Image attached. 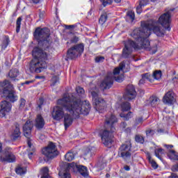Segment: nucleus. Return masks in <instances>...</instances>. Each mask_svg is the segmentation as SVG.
<instances>
[{
    "label": "nucleus",
    "mask_w": 178,
    "mask_h": 178,
    "mask_svg": "<svg viewBox=\"0 0 178 178\" xmlns=\"http://www.w3.org/2000/svg\"><path fill=\"white\" fill-rule=\"evenodd\" d=\"M153 77H154V79H155V80H159V79H161V77H162V71H161V70L155 71L153 73Z\"/></svg>",
    "instance_id": "41"
},
{
    "label": "nucleus",
    "mask_w": 178,
    "mask_h": 178,
    "mask_svg": "<svg viewBox=\"0 0 178 178\" xmlns=\"http://www.w3.org/2000/svg\"><path fill=\"white\" fill-rule=\"evenodd\" d=\"M123 77L118 76H107L102 81L100 84V88L105 91V90H109L113 86V81H115L117 83H123Z\"/></svg>",
    "instance_id": "10"
},
{
    "label": "nucleus",
    "mask_w": 178,
    "mask_h": 178,
    "mask_svg": "<svg viewBox=\"0 0 178 178\" xmlns=\"http://www.w3.org/2000/svg\"><path fill=\"white\" fill-rule=\"evenodd\" d=\"M34 81H35V80L26 81L24 83V84H26V85L31 84V83H34Z\"/></svg>",
    "instance_id": "57"
},
{
    "label": "nucleus",
    "mask_w": 178,
    "mask_h": 178,
    "mask_svg": "<svg viewBox=\"0 0 178 178\" xmlns=\"http://www.w3.org/2000/svg\"><path fill=\"white\" fill-rule=\"evenodd\" d=\"M145 81V79H143L142 75V79L139 81V84H144Z\"/></svg>",
    "instance_id": "60"
},
{
    "label": "nucleus",
    "mask_w": 178,
    "mask_h": 178,
    "mask_svg": "<svg viewBox=\"0 0 178 178\" xmlns=\"http://www.w3.org/2000/svg\"><path fill=\"white\" fill-rule=\"evenodd\" d=\"M124 67H126V63H124V61H122L119 64L118 67H115L113 70V74L114 76L119 74L120 73V70H124Z\"/></svg>",
    "instance_id": "24"
},
{
    "label": "nucleus",
    "mask_w": 178,
    "mask_h": 178,
    "mask_svg": "<svg viewBox=\"0 0 178 178\" xmlns=\"http://www.w3.org/2000/svg\"><path fill=\"white\" fill-rule=\"evenodd\" d=\"M146 136L147 137H152L155 134V130L148 129L147 130L145 131Z\"/></svg>",
    "instance_id": "45"
},
{
    "label": "nucleus",
    "mask_w": 178,
    "mask_h": 178,
    "mask_svg": "<svg viewBox=\"0 0 178 178\" xmlns=\"http://www.w3.org/2000/svg\"><path fill=\"white\" fill-rule=\"evenodd\" d=\"M1 94L3 95V97H5L7 101L12 104H15L19 99V96H17L16 91L13 89V85L8 79L0 82V95Z\"/></svg>",
    "instance_id": "4"
},
{
    "label": "nucleus",
    "mask_w": 178,
    "mask_h": 178,
    "mask_svg": "<svg viewBox=\"0 0 178 178\" xmlns=\"http://www.w3.org/2000/svg\"><path fill=\"white\" fill-rule=\"evenodd\" d=\"M131 35L136 40L137 42L143 48H148L149 47V40H148L147 32L143 30V28H136L131 33Z\"/></svg>",
    "instance_id": "6"
},
{
    "label": "nucleus",
    "mask_w": 178,
    "mask_h": 178,
    "mask_svg": "<svg viewBox=\"0 0 178 178\" xmlns=\"http://www.w3.org/2000/svg\"><path fill=\"white\" fill-rule=\"evenodd\" d=\"M105 60V57L100 56H97L95 58V63H102Z\"/></svg>",
    "instance_id": "46"
},
{
    "label": "nucleus",
    "mask_w": 178,
    "mask_h": 178,
    "mask_svg": "<svg viewBox=\"0 0 178 178\" xmlns=\"http://www.w3.org/2000/svg\"><path fill=\"white\" fill-rule=\"evenodd\" d=\"M158 22L154 19H150L148 21H142L140 23V26L143 31L147 32V37L151 35L152 31L157 37H162L165 35V33L161 29V26H157Z\"/></svg>",
    "instance_id": "5"
},
{
    "label": "nucleus",
    "mask_w": 178,
    "mask_h": 178,
    "mask_svg": "<svg viewBox=\"0 0 178 178\" xmlns=\"http://www.w3.org/2000/svg\"><path fill=\"white\" fill-rule=\"evenodd\" d=\"M124 170H126L127 172H129L130 170V166L129 165H124Z\"/></svg>",
    "instance_id": "59"
},
{
    "label": "nucleus",
    "mask_w": 178,
    "mask_h": 178,
    "mask_svg": "<svg viewBox=\"0 0 178 178\" xmlns=\"http://www.w3.org/2000/svg\"><path fill=\"white\" fill-rule=\"evenodd\" d=\"M10 42V40L9 39V36H6L5 40L2 42L1 49L3 50L6 49Z\"/></svg>",
    "instance_id": "36"
},
{
    "label": "nucleus",
    "mask_w": 178,
    "mask_h": 178,
    "mask_svg": "<svg viewBox=\"0 0 178 178\" xmlns=\"http://www.w3.org/2000/svg\"><path fill=\"white\" fill-rule=\"evenodd\" d=\"M92 104L97 111H102L104 108H106V102L99 97H98V92L95 91L91 92Z\"/></svg>",
    "instance_id": "11"
},
{
    "label": "nucleus",
    "mask_w": 178,
    "mask_h": 178,
    "mask_svg": "<svg viewBox=\"0 0 178 178\" xmlns=\"http://www.w3.org/2000/svg\"><path fill=\"white\" fill-rule=\"evenodd\" d=\"M57 105L53 108L51 116L54 120L59 122L63 119L65 111L63 109L72 114L74 119H79L80 115L87 116L91 111L90 102L76 98L73 95H64L63 97L57 100Z\"/></svg>",
    "instance_id": "2"
},
{
    "label": "nucleus",
    "mask_w": 178,
    "mask_h": 178,
    "mask_svg": "<svg viewBox=\"0 0 178 178\" xmlns=\"http://www.w3.org/2000/svg\"><path fill=\"white\" fill-rule=\"evenodd\" d=\"M133 48L134 49H140L138 44L134 40H129L127 44L124 45V47L122 49V56L124 59H129V58H131V54H133Z\"/></svg>",
    "instance_id": "12"
},
{
    "label": "nucleus",
    "mask_w": 178,
    "mask_h": 178,
    "mask_svg": "<svg viewBox=\"0 0 178 178\" xmlns=\"http://www.w3.org/2000/svg\"><path fill=\"white\" fill-rule=\"evenodd\" d=\"M115 123H118V118L115 115L111 114L106 116L105 126L106 129L100 132V137L103 144L106 147H111L113 143V133L116 130Z\"/></svg>",
    "instance_id": "3"
},
{
    "label": "nucleus",
    "mask_w": 178,
    "mask_h": 178,
    "mask_svg": "<svg viewBox=\"0 0 178 178\" xmlns=\"http://www.w3.org/2000/svg\"><path fill=\"white\" fill-rule=\"evenodd\" d=\"M106 20H108V15H106V13H104L101 15L99 22L100 24H104L106 22Z\"/></svg>",
    "instance_id": "40"
},
{
    "label": "nucleus",
    "mask_w": 178,
    "mask_h": 178,
    "mask_svg": "<svg viewBox=\"0 0 178 178\" xmlns=\"http://www.w3.org/2000/svg\"><path fill=\"white\" fill-rule=\"evenodd\" d=\"M26 99L23 97H21L19 100V110L23 111L24 109V107L26 106Z\"/></svg>",
    "instance_id": "35"
},
{
    "label": "nucleus",
    "mask_w": 178,
    "mask_h": 178,
    "mask_svg": "<svg viewBox=\"0 0 178 178\" xmlns=\"http://www.w3.org/2000/svg\"><path fill=\"white\" fill-rule=\"evenodd\" d=\"M42 172L43 173L42 176H47V175H49V169L48 167H44L42 169Z\"/></svg>",
    "instance_id": "50"
},
{
    "label": "nucleus",
    "mask_w": 178,
    "mask_h": 178,
    "mask_svg": "<svg viewBox=\"0 0 178 178\" xmlns=\"http://www.w3.org/2000/svg\"><path fill=\"white\" fill-rule=\"evenodd\" d=\"M64 118V126L65 129H68V127H70L72 124H73V120H74V115L72 117V115L66 113L63 115ZM78 119V118H76Z\"/></svg>",
    "instance_id": "22"
},
{
    "label": "nucleus",
    "mask_w": 178,
    "mask_h": 178,
    "mask_svg": "<svg viewBox=\"0 0 178 178\" xmlns=\"http://www.w3.org/2000/svg\"><path fill=\"white\" fill-rule=\"evenodd\" d=\"M172 16L170 15V12H167L161 15L159 20L156 21L157 23H159L167 31H170L171 27H170V18Z\"/></svg>",
    "instance_id": "13"
},
{
    "label": "nucleus",
    "mask_w": 178,
    "mask_h": 178,
    "mask_svg": "<svg viewBox=\"0 0 178 178\" xmlns=\"http://www.w3.org/2000/svg\"><path fill=\"white\" fill-rule=\"evenodd\" d=\"M42 154L44 156L43 158L44 162H48L51 159L56 158L60 152L58 151L56 144L54 142H49L47 147L42 149Z\"/></svg>",
    "instance_id": "7"
},
{
    "label": "nucleus",
    "mask_w": 178,
    "mask_h": 178,
    "mask_svg": "<svg viewBox=\"0 0 178 178\" xmlns=\"http://www.w3.org/2000/svg\"><path fill=\"white\" fill-rule=\"evenodd\" d=\"M15 173L20 175H26V170H24V168H23V167H18L15 169Z\"/></svg>",
    "instance_id": "44"
},
{
    "label": "nucleus",
    "mask_w": 178,
    "mask_h": 178,
    "mask_svg": "<svg viewBox=\"0 0 178 178\" xmlns=\"http://www.w3.org/2000/svg\"><path fill=\"white\" fill-rule=\"evenodd\" d=\"M65 159L67 162H72V161L74 159V153L72 152V151L67 152L65 155Z\"/></svg>",
    "instance_id": "31"
},
{
    "label": "nucleus",
    "mask_w": 178,
    "mask_h": 178,
    "mask_svg": "<svg viewBox=\"0 0 178 178\" xmlns=\"http://www.w3.org/2000/svg\"><path fill=\"white\" fill-rule=\"evenodd\" d=\"M135 122L136 125L143 124V122H144V118L143 117H139L135 120Z\"/></svg>",
    "instance_id": "51"
},
{
    "label": "nucleus",
    "mask_w": 178,
    "mask_h": 178,
    "mask_svg": "<svg viewBox=\"0 0 178 178\" xmlns=\"http://www.w3.org/2000/svg\"><path fill=\"white\" fill-rule=\"evenodd\" d=\"M76 92L79 96L84 95L86 92V91L84 90V88H81V86H77L76 88Z\"/></svg>",
    "instance_id": "43"
},
{
    "label": "nucleus",
    "mask_w": 178,
    "mask_h": 178,
    "mask_svg": "<svg viewBox=\"0 0 178 178\" xmlns=\"http://www.w3.org/2000/svg\"><path fill=\"white\" fill-rule=\"evenodd\" d=\"M35 79L41 80V79H45V76L37 75V76H35Z\"/></svg>",
    "instance_id": "58"
},
{
    "label": "nucleus",
    "mask_w": 178,
    "mask_h": 178,
    "mask_svg": "<svg viewBox=\"0 0 178 178\" xmlns=\"http://www.w3.org/2000/svg\"><path fill=\"white\" fill-rule=\"evenodd\" d=\"M124 99H128V101H131L137 97V92L136 91V88L133 85H128L125 89V92L123 95Z\"/></svg>",
    "instance_id": "14"
},
{
    "label": "nucleus",
    "mask_w": 178,
    "mask_h": 178,
    "mask_svg": "<svg viewBox=\"0 0 178 178\" xmlns=\"http://www.w3.org/2000/svg\"><path fill=\"white\" fill-rule=\"evenodd\" d=\"M35 127L37 130H42L45 127V120L41 114H38L35 119Z\"/></svg>",
    "instance_id": "21"
},
{
    "label": "nucleus",
    "mask_w": 178,
    "mask_h": 178,
    "mask_svg": "<svg viewBox=\"0 0 178 178\" xmlns=\"http://www.w3.org/2000/svg\"><path fill=\"white\" fill-rule=\"evenodd\" d=\"M147 158L148 159L149 163H151L152 168H153V169H156L158 168V163H156V161L152 159L151 154L149 152L147 153Z\"/></svg>",
    "instance_id": "28"
},
{
    "label": "nucleus",
    "mask_w": 178,
    "mask_h": 178,
    "mask_svg": "<svg viewBox=\"0 0 178 178\" xmlns=\"http://www.w3.org/2000/svg\"><path fill=\"white\" fill-rule=\"evenodd\" d=\"M125 133H131V128L127 127L125 129Z\"/></svg>",
    "instance_id": "61"
},
{
    "label": "nucleus",
    "mask_w": 178,
    "mask_h": 178,
    "mask_svg": "<svg viewBox=\"0 0 178 178\" xmlns=\"http://www.w3.org/2000/svg\"><path fill=\"white\" fill-rule=\"evenodd\" d=\"M10 111H12L10 102L6 100L2 101L0 104V118H5Z\"/></svg>",
    "instance_id": "15"
},
{
    "label": "nucleus",
    "mask_w": 178,
    "mask_h": 178,
    "mask_svg": "<svg viewBox=\"0 0 178 178\" xmlns=\"http://www.w3.org/2000/svg\"><path fill=\"white\" fill-rule=\"evenodd\" d=\"M79 40L80 39L79 38V37L74 35L68 42H67V44H77L79 42Z\"/></svg>",
    "instance_id": "42"
},
{
    "label": "nucleus",
    "mask_w": 178,
    "mask_h": 178,
    "mask_svg": "<svg viewBox=\"0 0 178 178\" xmlns=\"http://www.w3.org/2000/svg\"><path fill=\"white\" fill-rule=\"evenodd\" d=\"M104 6H108V5H112L113 0H100Z\"/></svg>",
    "instance_id": "47"
},
{
    "label": "nucleus",
    "mask_w": 178,
    "mask_h": 178,
    "mask_svg": "<svg viewBox=\"0 0 178 178\" xmlns=\"http://www.w3.org/2000/svg\"><path fill=\"white\" fill-rule=\"evenodd\" d=\"M10 79H16L19 76V70L17 68H13L8 72Z\"/></svg>",
    "instance_id": "26"
},
{
    "label": "nucleus",
    "mask_w": 178,
    "mask_h": 178,
    "mask_svg": "<svg viewBox=\"0 0 178 178\" xmlns=\"http://www.w3.org/2000/svg\"><path fill=\"white\" fill-rule=\"evenodd\" d=\"M10 149V148L9 147L5 148L3 152L5 156H3L2 155L0 156V161L1 162H9L10 163L15 162L16 158L15 157V155H13V153L9 151Z\"/></svg>",
    "instance_id": "16"
},
{
    "label": "nucleus",
    "mask_w": 178,
    "mask_h": 178,
    "mask_svg": "<svg viewBox=\"0 0 178 178\" xmlns=\"http://www.w3.org/2000/svg\"><path fill=\"white\" fill-rule=\"evenodd\" d=\"M167 156L171 161H178V155L176 154V151L175 150H170L169 152L167 154Z\"/></svg>",
    "instance_id": "27"
},
{
    "label": "nucleus",
    "mask_w": 178,
    "mask_h": 178,
    "mask_svg": "<svg viewBox=\"0 0 178 178\" xmlns=\"http://www.w3.org/2000/svg\"><path fill=\"white\" fill-rule=\"evenodd\" d=\"M165 131L163 129H157V132L159 133H163Z\"/></svg>",
    "instance_id": "64"
},
{
    "label": "nucleus",
    "mask_w": 178,
    "mask_h": 178,
    "mask_svg": "<svg viewBox=\"0 0 178 178\" xmlns=\"http://www.w3.org/2000/svg\"><path fill=\"white\" fill-rule=\"evenodd\" d=\"M41 178H51V176H49V175H42Z\"/></svg>",
    "instance_id": "63"
},
{
    "label": "nucleus",
    "mask_w": 178,
    "mask_h": 178,
    "mask_svg": "<svg viewBox=\"0 0 178 178\" xmlns=\"http://www.w3.org/2000/svg\"><path fill=\"white\" fill-rule=\"evenodd\" d=\"M120 118H123L124 120H130L133 118V112L129 111L127 114L124 113H121L120 114Z\"/></svg>",
    "instance_id": "32"
},
{
    "label": "nucleus",
    "mask_w": 178,
    "mask_h": 178,
    "mask_svg": "<svg viewBox=\"0 0 178 178\" xmlns=\"http://www.w3.org/2000/svg\"><path fill=\"white\" fill-rule=\"evenodd\" d=\"M169 178H178L177 174L172 172Z\"/></svg>",
    "instance_id": "56"
},
{
    "label": "nucleus",
    "mask_w": 178,
    "mask_h": 178,
    "mask_svg": "<svg viewBox=\"0 0 178 178\" xmlns=\"http://www.w3.org/2000/svg\"><path fill=\"white\" fill-rule=\"evenodd\" d=\"M74 165L70 163L68 165H66L60 169L58 172V176L60 178H72L70 175V168H73Z\"/></svg>",
    "instance_id": "18"
},
{
    "label": "nucleus",
    "mask_w": 178,
    "mask_h": 178,
    "mask_svg": "<svg viewBox=\"0 0 178 178\" xmlns=\"http://www.w3.org/2000/svg\"><path fill=\"white\" fill-rule=\"evenodd\" d=\"M175 101V94L172 91H168L163 97V102L167 105H173Z\"/></svg>",
    "instance_id": "20"
},
{
    "label": "nucleus",
    "mask_w": 178,
    "mask_h": 178,
    "mask_svg": "<svg viewBox=\"0 0 178 178\" xmlns=\"http://www.w3.org/2000/svg\"><path fill=\"white\" fill-rule=\"evenodd\" d=\"M76 166L79 173H80L81 176H83V177H88L87 167L84 165H76Z\"/></svg>",
    "instance_id": "23"
},
{
    "label": "nucleus",
    "mask_w": 178,
    "mask_h": 178,
    "mask_svg": "<svg viewBox=\"0 0 178 178\" xmlns=\"http://www.w3.org/2000/svg\"><path fill=\"white\" fill-rule=\"evenodd\" d=\"M27 144H28V147H29L30 148H31V147H33V145L31 144V141L28 140Z\"/></svg>",
    "instance_id": "62"
},
{
    "label": "nucleus",
    "mask_w": 178,
    "mask_h": 178,
    "mask_svg": "<svg viewBox=\"0 0 178 178\" xmlns=\"http://www.w3.org/2000/svg\"><path fill=\"white\" fill-rule=\"evenodd\" d=\"M143 79H145V80H148V81L152 83L154 81V74L152 75L149 73L143 74Z\"/></svg>",
    "instance_id": "37"
},
{
    "label": "nucleus",
    "mask_w": 178,
    "mask_h": 178,
    "mask_svg": "<svg viewBox=\"0 0 178 178\" xmlns=\"http://www.w3.org/2000/svg\"><path fill=\"white\" fill-rule=\"evenodd\" d=\"M159 100V99L156 97H153L152 98V100L150 102V104L152 106H156V103L158 102V101Z\"/></svg>",
    "instance_id": "48"
},
{
    "label": "nucleus",
    "mask_w": 178,
    "mask_h": 178,
    "mask_svg": "<svg viewBox=\"0 0 178 178\" xmlns=\"http://www.w3.org/2000/svg\"><path fill=\"white\" fill-rule=\"evenodd\" d=\"M33 127H34L33 121L28 120L22 128L24 137H26V138H30L31 137V131L33 130Z\"/></svg>",
    "instance_id": "17"
},
{
    "label": "nucleus",
    "mask_w": 178,
    "mask_h": 178,
    "mask_svg": "<svg viewBox=\"0 0 178 178\" xmlns=\"http://www.w3.org/2000/svg\"><path fill=\"white\" fill-rule=\"evenodd\" d=\"M42 105H44V98L40 97L38 103V106L39 109H42Z\"/></svg>",
    "instance_id": "49"
},
{
    "label": "nucleus",
    "mask_w": 178,
    "mask_h": 178,
    "mask_svg": "<svg viewBox=\"0 0 178 178\" xmlns=\"http://www.w3.org/2000/svg\"><path fill=\"white\" fill-rule=\"evenodd\" d=\"M83 52H84V43L75 44L67 51V60H73V59H76V58L83 55Z\"/></svg>",
    "instance_id": "8"
},
{
    "label": "nucleus",
    "mask_w": 178,
    "mask_h": 178,
    "mask_svg": "<svg viewBox=\"0 0 178 178\" xmlns=\"http://www.w3.org/2000/svg\"><path fill=\"white\" fill-rule=\"evenodd\" d=\"M74 27H76V25H67L65 26V29L67 30H72V29H74Z\"/></svg>",
    "instance_id": "54"
},
{
    "label": "nucleus",
    "mask_w": 178,
    "mask_h": 178,
    "mask_svg": "<svg viewBox=\"0 0 178 178\" xmlns=\"http://www.w3.org/2000/svg\"><path fill=\"white\" fill-rule=\"evenodd\" d=\"M51 87H55V86L59 84V76L54 75L51 79Z\"/></svg>",
    "instance_id": "33"
},
{
    "label": "nucleus",
    "mask_w": 178,
    "mask_h": 178,
    "mask_svg": "<svg viewBox=\"0 0 178 178\" xmlns=\"http://www.w3.org/2000/svg\"><path fill=\"white\" fill-rule=\"evenodd\" d=\"M148 5V0H140L139 5L136 7L137 13H141V8Z\"/></svg>",
    "instance_id": "29"
},
{
    "label": "nucleus",
    "mask_w": 178,
    "mask_h": 178,
    "mask_svg": "<svg viewBox=\"0 0 178 178\" xmlns=\"http://www.w3.org/2000/svg\"><path fill=\"white\" fill-rule=\"evenodd\" d=\"M22 26V17L17 19L16 22V33H20V27Z\"/></svg>",
    "instance_id": "39"
},
{
    "label": "nucleus",
    "mask_w": 178,
    "mask_h": 178,
    "mask_svg": "<svg viewBox=\"0 0 178 178\" xmlns=\"http://www.w3.org/2000/svg\"><path fill=\"white\" fill-rule=\"evenodd\" d=\"M120 126L121 129H126V127H127V123L126 122H122Z\"/></svg>",
    "instance_id": "53"
},
{
    "label": "nucleus",
    "mask_w": 178,
    "mask_h": 178,
    "mask_svg": "<svg viewBox=\"0 0 178 178\" xmlns=\"http://www.w3.org/2000/svg\"><path fill=\"white\" fill-rule=\"evenodd\" d=\"M172 172H178V163L172 165L171 167Z\"/></svg>",
    "instance_id": "52"
},
{
    "label": "nucleus",
    "mask_w": 178,
    "mask_h": 178,
    "mask_svg": "<svg viewBox=\"0 0 178 178\" xmlns=\"http://www.w3.org/2000/svg\"><path fill=\"white\" fill-rule=\"evenodd\" d=\"M10 138L13 141H17V140L22 138V132L20 131V124L16 122L15 124V129L11 134Z\"/></svg>",
    "instance_id": "19"
},
{
    "label": "nucleus",
    "mask_w": 178,
    "mask_h": 178,
    "mask_svg": "<svg viewBox=\"0 0 178 178\" xmlns=\"http://www.w3.org/2000/svg\"><path fill=\"white\" fill-rule=\"evenodd\" d=\"M121 108L122 112H127L131 109V106L129 102H124L121 104Z\"/></svg>",
    "instance_id": "30"
},
{
    "label": "nucleus",
    "mask_w": 178,
    "mask_h": 178,
    "mask_svg": "<svg viewBox=\"0 0 178 178\" xmlns=\"http://www.w3.org/2000/svg\"><path fill=\"white\" fill-rule=\"evenodd\" d=\"M2 152H3V144L0 142V155L2 154Z\"/></svg>",
    "instance_id": "55"
},
{
    "label": "nucleus",
    "mask_w": 178,
    "mask_h": 178,
    "mask_svg": "<svg viewBox=\"0 0 178 178\" xmlns=\"http://www.w3.org/2000/svg\"><path fill=\"white\" fill-rule=\"evenodd\" d=\"M33 37L38 42V47L33 48L32 51V60L29 65L31 73H41L44 69L48 67L47 60L52 49V39L51 31L48 28L38 27L33 33Z\"/></svg>",
    "instance_id": "1"
},
{
    "label": "nucleus",
    "mask_w": 178,
    "mask_h": 178,
    "mask_svg": "<svg viewBox=\"0 0 178 178\" xmlns=\"http://www.w3.org/2000/svg\"><path fill=\"white\" fill-rule=\"evenodd\" d=\"M159 154H163V149L159 148V149H156L154 150L155 156H156V158H158V159H160V161H162V156H161V155H159Z\"/></svg>",
    "instance_id": "38"
},
{
    "label": "nucleus",
    "mask_w": 178,
    "mask_h": 178,
    "mask_svg": "<svg viewBox=\"0 0 178 178\" xmlns=\"http://www.w3.org/2000/svg\"><path fill=\"white\" fill-rule=\"evenodd\" d=\"M131 140H127L122 144L118 149V154L124 161H128L131 158Z\"/></svg>",
    "instance_id": "9"
},
{
    "label": "nucleus",
    "mask_w": 178,
    "mask_h": 178,
    "mask_svg": "<svg viewBox=\"0 0 178 178\" xmlns=\"http://www.w3.org/2000/svg\"><path fill=\"white\" fill-rule=\"evenodd\" d=\"M135 141L138 144H143L145 143V139L144 138V136L137 134L135 136Z\"/></svg>",
    "instance_id": "34"
},
{
    "label": "nucleus",
    "mask_w": 178,
    "mask_h": 178,
    "mask_svg": "<svg viewBox=\"0 0 178 178\" xmlns=\"http://www.w3.org/2000/svg\"><path fill=\"white\" fill-rule=\"evenodd\" d=\"M127 21L131 22L133 23L136 19V14H134V11L129 10L127 13Z\"/></svg>",
    "instance_id": "25"
}]
</instances>
